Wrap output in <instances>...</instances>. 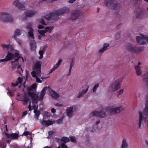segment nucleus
Instances as JSON below:
<instances>
[{
    "label": "nucleus",
    "mask_w": 148,
    "mask_h": 148,
    "mask_svg": "<svg viewBox=\"0 0 148 148\" xmlns=\"http://www.w3.org/2000/svg\"><path fill=\"white\" fill-rule=\"evenodd\" d=\"M139 117L138 128L140 129L141 127L142 121L145 122L146 121V118L148 115V93L147 95L146 107L143 110L142 112H139Z\"/></svg>",
    "instance_id": "nucleus-1"
},
{
    "label": "nucleus",
    "mask_w": 148,
    "mask_h": 148,
    "mask_svg": "<svg viewBox=\"0 0 148 148\" xmlns=\"http://www.w3.org/2000/svg\"><path fill=\"white\" fill-rule=\"evenodd\" d=\"M47 90L50 93L52 97L54 99H56V92L53 90L49 86L44 87L42 90L39 95L40 97L38 98L40 101H42Z\"/></svg>",
    "instance_id": "nucleus-2"
},
{
    "label": "nucleus",
    "mask_w": 148,
    "mask_h": 148,
    "mask_svg": "<svg viewBox=\"0 0 148 148\" xmlns=\"http://www.w3.org/2000/svg\"><path fill=\"white\" fill-rule=\"evenodd\" d=\"M124 109V108L122 106L114 107H109L106 108L105 111L106 112H109L111 114H114L123 111Z\"/></svg>",
    "instance_id": "nucleus-3"
},
{
    "label": "nucleus",
    "mask_w": 148,
    "mask_h": 148,
    "mask_svg": "<svg viewBox=\"0 0 148 148\" xmlns=\"http://www.w3.org/2000/svg\"><path fill=\"white\" fill-rule=\"evenodd\" d=\"M106 108H103L102 110L99 111H94L91 112L89 115L90 117L96 116L101 118H105L107 116V114L105 112Z\"/></svg>",
    "instance_id": "nucleus-4"
},
{
    "label": "nucleus",
    "mask_w": 148,
    "mask_h": 148,
    "mask_svg": "<svg viewBox=\"0 0 148 148\" xmlns=\"http://www.w3.org/2000/svg\"><path fill=\"white\" fill-rule=\"evenodd\" d=\"M106 5L107 7L112 10L117 9L121 6L116 0H108L106 3Z\"/></svg>",
    "instance_id": "nucleus-5"
},
{
    "label": "nucleus",
    "mask_w": 148,
    "mask_h": 148,
    "mask_svg": "<svg viewBox=\"0 0 148 148\" xmlns=\"http://www.w3.org/2000/svg\"><path fill=\"white\" fill-rule=\"evenodd\" d=\"M0 20L3 22H12L13 19L9 13L6 12H2L0 15Z\"/></svg>",
    "instance_id": "nucleus-6"
},
{
    "label": "nucleus",
    "mask_w": 148,
    "mask_h": 148,
    "mask_svg": "<svg viewBox=\"0 0 148 148\" xmlns=\"http://www.w3.org/2000/svg\"><path fill=\"white\" fill-rule=\"evenodd\" d=\"M121 82L120 79H118L115 81L108 88L109 91L112 92L118 90L120 88Z\"/></svg>",
    "instance_id": "nucleus-7"
},
{
    "label": "nucleus",
    "mask_w": 148,
    "mask_h": 148,
    "mask_svg": "<svg viewBox=\"0 0 148 148\" xmlns=\"http://www.w3.org/2000/svg\"><path fill=\"white\" fill-rule=\"evenodd\" d=\"M83 16V13L79 10H75L71 12V15L69 18L70 20H75L78 18H80Z\"/></svg>",
    "instance_id": "nucleus-8"
},
{
    "label": "nucleus",
    "mask_w": 148,
    "mask_h": 148,
    "mask_svg": "<svg viewBox=\"0 0 148 148\" xmlns=\"http://www.w3.org/2000/svg\"><path fill=\"white\" fill-rule=\"evenodd\" d=\"M136 17L141 19H146L148 17V13L145 9H141L137 12Z\"/></svg>",
    "instance_id": "nucleus-9"
},
{
    "label": "nucleus",
    "mask_w": 148,
    "mask_h": 148,
    "mask_svg": "<svg viewBox=\"0 0 148 148\" xmlns=\"http://www.w3.org/2000/svg\"><path fill=\"white\" fill-rule=\"evenodd\" d=\"M19 56H20L19 54L17 52H15L14 54H13L9 51L6 56L7 58L2 59V60L3 61V62H5L12 59L14 60Z\"/></svg>",
    "instance_id": "nucleus-10"
},
{
    "label": "nucleus",
    "mask_w": 148,
    "mask_h": 148,
    "mask_svg": "<svg viewBox=\"0 0 148 148\" xmlns=\"http://www.w3.org/2000/svg\"><path fill=\"white\" fill-rule=\"evenodd\" d=\"M76 109L75 107L73 106L67 107L65 111L66 115L69 118H71L74 115Z\"/></svg>",
    "instance_id": "nucleus-11"
},
{
    "label": "nucleus",
    "mask_w": 148,
    "mask_h": 148,
    "mask_svg": "<svg viewBox=\"0 0 148 148\" xmlns=\"http://www.w3.org/2000/svg\"><path fill=\"white\" fill-rule=\"evenodd\" d=\"M37 12L33 10H28L25 11L21 17L23 20H26L27 17H31L35 15Z\"/></svg>",
    "instance_id": "nucleus-12"
},
{
    "label": "nucleus",
    "mask_w": 148,
    "mask_h": 148,
    "mask_svg": "<svg viewBox=\"0 0 148 148\" xmlns=\"http://www.w3.org/2000/svg\"><path fill=\"white\" fill-rule=\"evenodd\" d=\"M33 69L36 71V75H40L41 74V65L40 62H37L35 63L33 67Z\"/></svg>",
    "instance_id": "nucleus-13"
},
{
    "label": "nucleus",
    "mask_w": 148,
    "mask_h": 148,
    "mask_svg": "<svg viewBox=\"0 0 148 148\" xmlns=\"http://www.w3.org/2000/svg\"><path fill=\"white\" fill-rule=\"evenodd\" d=\"M13 4L19 9L24 10L25 7L24 5L21 3L18 0H16L13 3Z\"/></svg>",
    "instance_id": "nucleus-14"
},
{
    "label": "nucleus",
    "mask_w": 148,
    "mask_h": 148,
    "mask_svg": "<svg viewBox=\"0 0 148 148\" xmlns=\"http://www.w3.org/2000/svg\"><path fill=\"white\" fill-rule=\"evenodd\" d=\"M69 12V10L67 8H63L56 11V19L57 16L63 14L64 13H68Z\"/></svg>",
    "instance_id": "nucleus-15"
},
{
    "label": "nucleus",
    "mask_w": 148,
    "mask_h": 148,
    "mask_svg": "<svg viewBox=\"0 0 148 148\" xmlns=\"http://www.w3.org/2000/svg\"><path fill=\"white\" fill-rule=\"evenodd\" d=\"M45 18L47 20H54L56 19V12L50 13L44 16Z\"/></svg>",
    "instance_id": "nucleus-16"
},
{
    "label": "nucleus",
    "mask_w": 148,
    "mask_h": 148,
    "mask_svg": "<svg viewBox=\"0 0 148 148\" xmlns=\"http://www.w3.org/2000/svg\"><path fill=\"white\" fill-rule=\"evenodd\" d=\"M5 134L7 138H11L13 139H17L19 137L18 134L17 133H12L11 134H9L5 132Z\"/></svg>",
    "instance_id": "nucleus-17"
},
{
    "label": "nucleus",
    "mask_w": 148,
    "mask_h": 148,
    "mask_svg": "<svg viewBox=\"0 0 148 148\" xmlns=\"http://www.w3.org/2000/svg\"><path fill=\"white\" fill-rule=\"evenodd\" d=\"M21 58L22 59L23 61L24 62L23 58L20 56L14 60V61H12L11 62L12 68L13 69H15L16 66L19 64L18 60Z\"/></svg>",
    "instance_id": "nucleus-18"
},
{
    "label": "nucleus",
    "mask_w": 148,
    "mask_h": 148,
    "mask_svg": "<svg viewBox=\"0 0 148 148\" xmlns=\"http://www.w3.org/2000/svg\"><path fill=\"white\" fill-rule=\"evenodd\" d=\"M30 49L31 51H35L36 48V42L34 40H31L30 42Z\"/></svg>",
    "instance_id": "nucleus-19"
},
{
    "label": "nucleus",
    "mask_w": 148,
    "mask_h": 148,
    "mask_svg": "<svg viewBox=\"0 0 148 148\" xmlns=\"http://www.w3.org/2000/svg\"><path fill=\"white\" fill-rule=\"evenodd\" d=\"M136 47H134L130 44L127 45V49L130 52L132 53L136 52Z\"/></svg>",
    "instance_id": "nucleus-20"
},
{
    "label": "nucleus",
    "mask_w": 148,
    "mask_h": 148,
    "mask_svg": "<svg viewBox=\"0 0 148 148\" xmlns=\"http://www.w3.org/2000/svg\"><path fill=\"white\" fill-rule=\"evenodd\" d=\"M134 67L136 75L138 76L140 75L142 73V71L141 70V66L135 65L134 66Z\"/></svg>",
    "instance_id": "nucleus-21"
},
{
    "label": "nucleus",
    "mask_w": 148,
    "mask_h": 148,
    "mask_svg": "<svg viewBox=\"0 0 148 148\" xmlns=\"http://www.w3.org/2000/svg\"><path fill=\"white\" fill-rule=\"evenodd\" d=\"M128 144L127 140L125 138H123L121 142V148H128Z\"/></svg>",
    "instance_id": "nucleus-22"
},
{
    "label": "nucleus",
    "mask_w": 148,
    "mask_h": 148,
    "mask_svg": "<svg viewBox=\"0 0 148 148\" xmlns=\"http://www.w3.org/2000/svg\"><path fill=\"white\" fill-rule=\"evenodd\" d=\"M3 49L4 50H12L13 49V47L10 44L5 45L2 44L1 45Z\"/></svg>",
    "instance_id": "nucleus-23"
},
{
    "label": "nucleus",
    "mask_w": 148,
    "mask_h": 148,
    "mask_svg": "<svg viewBox=\"0 0 148 148\" xmlns=\"http://www.w3.org/2000/svg\"><path fill=\"white\" fill-rule=\"evenodd\" d=\"M143 82L145 83L146 86L148 88V71L144 75H142Z\"/></svg>",
    "instance_id": "nucleus-24"
},
{
    "label": "nucleus",
    "mask_w": 148,
    "mask_h": 148,
    "mask_svg": "<svg viewBox=\"0 0 148 148\" xmlns=\"http://www.w3.org/2000/svg\"><path fill=\"white\" fill-rule=\"evenodd\" d=\"M37 88V86L36 84H34L30 87L27 88L28 92H36V89Z\"/></svg>",
    "instance_id": "nucleus-25"
},
{
    "label": "nucleus",
    "mask_w": 148,
    "mask_h": 148,
    "mask_svg": "<svg viewBox=\"0 0 148 148\" xmlns=\"http://www.w3.org/2000/svg\"><path fill=\"white\" fill-rule=\"evenodd\" d=\"M56 141L57 142H59L60 141H61L63 142V143L65 144L66 143H68L70 141V140L69 138L66 137H63L61 139L56 138Z\"/></svg>",
    "instance_id": "nucleus-26"
},
{
    "label": "nucleus",
    "mask_w": 148,
    "mask_h": 148,
    "mask_svg": "<svg viewBox=\"0 0 148 148\" xmlns=\"http://www.w3.org/2000/svg\"><path fill=\"white\" fill-rule=\"evenodd\" d=\"M23 81V78L21 77H19L17 79V81H16L15 83H12L11 86L12 87L16 86L18 85L19 84H21Z\"/></svg>",
    "instance_id": "nucleus-27"
},
{
    "label": "nucleus",
    "mask_w": 148,
    "mask_h": 148,
    "mask_svg": "<svg viewBox=\"0 0 148 148\" xmlns=\"http://www.w3.org/2000/svg\"><path fill=\"white\" fill-rule=\"evenodd\" d=\"M53 123L52 121L49 120L45 121L43 120L41 122V124L43 125L49 126L52 125Z\"/></svg>",
    "instance_id": "nucleus-28"
},
{
    "label": "nucleus",
    "mask_w": 148,
    "mask_h": 148,
    "mask_svg": "<svg viewBox=\"0 0 148 148\" xmlns=\"http://www.w3.org/2000/svg\"><path fill=\"white\" fill-rule=\"evenodd\" d=\"M21 30L19 29H17L15 31L14 34V35L13 36V37L15 40H16L17 39L16 36H19L20 35H21Z\"/></svg>",
    "instance_id": "nucleus-29"
},
{
    "label": "nucleus",
    "mask_w": 148,
    "mask_h": 148,
    "mask_svg": "<svg viewBox=\"0 0 148 148\" xmlns=\"http://www.w3.org/2000/svg\"><path fill=\"white\" fill-rule=\"evenodd\" d=\"M29 100V97L27 96L25 94L23 99L21 100V101H23V104L26 105L28 103Z\"/></svg>",
    "instance_id": "nucleus-30"
},
{
    "label": "nucleus",
    "mask_w": 148,
    "mask_h": 148,
    "mask_svg": "<svg viewBox=\"0 0 148 148\" xmlns=\"http://www.w3.org/2000/svg\"><path fill=\"white\" fill-rule=\"evenodd\" d=\"M27 94L28 95L32 98V99L36 96V92H28Z\"/></svg>",
    "instance_id": "nucleus-31"
},
{
    "label": "nucleus",
    "mask_w": 148,
    "mask_h": 148,
    "mask_svg": "<svg viewBox=\"0 0 148 148\" xmlns=\"http://www.w3.org/2000/svg\"><path fill=\"white\" fill-rule=\"evenodd\" d=\"M38 95H36V97L32 99V102L33 104H37L38 102Z\"/></svg>",
    "instance_id": "nucleus-32"
},
{
    "label": "nucleus",
    "mask_w": 148,
    "mask_h": 148,
    "mask_svg": "<svg viewBox=\"0 0 148 148\" xmlns=\"http://www.w3.org/2000/svg\"><path fill=\"white\" fill-rule=\"evenodd\" d=\"M83 87H85L86 88V89L83 90L81 92L82 93H83L84 95L85 94L88 90V89L89 87V85H87L86 84L84 85Z\"/></svg>",
    "instance_id": "nucleus-33"
},
{
    "label": "nucleus",
    "mask_w": 148,
    "mask_h": 148,
    "mask_svg": "<svg viewBox=\"0 0 148 148\" xmlns=\"http://www.w3.org/2000/svg\"><path fill=\"white\" fill-rule=\"evenodd\" d=\"M6 146V145L4 140H1L0 141V147L2 148H5Z\"/></svg>",
    "instance_id": "nucleus-34"
},
{
    "label": "nucleus",
    "mask_w": 148,
    "mask_h": 148,
    "mask_svg": "<svg viewBox=\"0 0 148 148\" xmlns=\"http://www.w3.org/2000/svg\"><path fill=\"white\" fill-rule=\"evenodd\" d=\"M33 32L34 30L33 31H30L28 32L29 36L32 39H34V38Z\"/></svg>",
    "instance_id": "nucleus-35"
},
{
    "label": "nucleus",
    "mask_w": 148,
    "mask_h": 148,
    "mask_svg": "<svg viewBox=\"0 0 148 148\" xmlns=\"http://www.w3.org/2000/svg\"><path fill=\"white\" fill-rule=\"evenodd\" d=\"M35 113V116L36 117L37 120L38 119V117L39 115L40 114V112L39 111L37 110L36 111V112H34Z\"/></svg>",
    "instance_id": "nucleus-36"
},
{
    "label": "nucleus",
    "mask_w": 148,
    "mask_h": 148,
    "mask_svg": "<svg viewBox=\"0 0 148 148\" xmlns=\"http://www.w3.org/2000/svg\"><path fill=\"white\" fill-rule=\"evenodd\" d=\"M32 24L31 23H28V25L26 26V28L29 31H33V29L32 27Z\"/></svg>",
    "instance_id": "nucleus-37"
},
{
    "label": "nucleus",
    "mask_w": 148,
    "mask_h": 148,
    "mask_svg": "<svg viewBox=\"0 0 148 148\" xmlns=\"http://www.w3.org/2000/svg\"><path fill=\"white\" fill-rule=\"evenodd\" d=\"M144 47H136V52L142 51H143Z\"/></svg>",
    "instance_id": "nucleus-38"
},
{
    "label": "nucleus",
    "mask_w": 148,
    "mask_h": 148,
    "mask_svg": "<svg viewBox=\"0 0 148 148\" xmlns=\"http://www.w3.org/2000/svg\"><path fill=\"white\" fill-rule=\"evenodd\" d=\"M53 28L51 27H47L45 28V31L46 33L47 32H51V31L52 30Z\"/></svg>",
    "instance_id": "nucleus-39"
},
{
    "label": "nucleus",
    "mask_w": 148,
    "mask_h": 148,
    "mask_svg": "<svg viewBox=\"0 0 148 148\" xmlns=\"http://www.w3.org/2000/svg\"><path fill=\"white\" fill-rule=\"evenodd\" d=\"M64 118V116H63L62 117H61L60 119L56 121L57 123L58 124H61L62 123L63 119Z\"/></svg>",
    "instance_id": "nucleus-40"
},
{
    "label": "nucleus",
    "mask_w": 148,
    "mask_h": 148,
    "mask_svg": "<svg viewBox=\"0 0 148 148\" xmlns=\"http://www.w3.org/2000/svg\"><path fill=\"white\" fill-rule=\"evenodd\" d=\"M38 32L39 33L41 34L40 35L43 37H45V36L46 35L45 34L46 33V32L45 31V30H39Z\"/></svg>",
    "instance_id": "nucleus-41"
},
{
    "label": "nucleus",
    "mask_w": 148,
    "mask_h": 148,
    "mask_svg": "<svg viewBox=\"0 0 148 148\" xmlns=\"http://www.w3.org/2000/svg\"><path fill=\"white\" fill-rule=\"evenodd\" d=\"M121 33L119 32L115 34V38L116 40H118L120 38Z\"/></svg>",
    "instance_id": "nucleus-42"
},
{
    "label": "nucleus",
    "mask_w": 148,
    "mask_h": 148,
    "mask_svg": "<svg viewBox=\"0 0 148 148\" xmlns=\"http://www.w3.org/2000/svg\"><path fill=\"white\" fill-rule=\"evenodd\" d=\"M44 52L42 51L41 50H40L39 51V53L40 54V56L38 57L39 59H42L43 58V55Z\"/></svg>",
    "instance_id": "nucleus-43"
},
{
    "label": "nucleus",
    "mask_w": 148,
    "mask_h": 148,
    "mask_svg": "<svg viewBox=\"0 0 148 148\" xmlns=\"http://www.w3.org/2000/svg\"><path fill=\"white\" fill-rule=\"evenodd\" d=\"M71 141L73 143H75L76 140V138L74 136H70L69 137Z\"/></svg>",
    "instance_id": "nucleus-44"
},
{
    "label": "nucleus",
    "mask_w": 148,
    "mask_h": 148,
    "mask_svg": "<svg viewBox=\"0 0 148 148\" xmlns=\"http://www.w3.org/2000/svg\"><path fill=\"white\" fill-rule=\"evenodd\" d=\"M99 86V84H97L95 85L92 89L93 92H94L96 91L98 87Z\"/></svg>",
    "instance_id": "nucleus-45"
},
{
    "label": "nucleus",
    "mask_w": 148,
    "mask_h": 148,
    "mask_svg": "<svg viewBox=\"0 0 148 148\" xmlns=\"http://www.w3.org/2000/svg\"><path fill=\"white\" fill-rule=\"evenodd\" d=\"M109 46V44L107 43H105L103 45V47L104 49L106 50H107V48Z\"/></svg>",
    "instance_id": "nucleus-46"
},
{
    "label": "nucleus",
    "mask_w": 148,
    "mask_h": 148,
    "mask_svg": "<svg viewBox=\"0 0 148 148\" xmlns=\"http://www.w3.org/2000/svg\"><path fill=\"white\" fill-rule=\"evenodd\" d=\"M38 106L37 105H34L32 106V109H33L34 110V112H36V111L37 110V109L38 108Z\"/></svg>",
    "instance_id": "nucleus-47"
},
{
    "label": "nucleus",
    "mask_w": 148,
    "mask_h": 148,
    "mask_svg": "<svg viewBox=\"0 0 148 148\" xmlns=\"http://www.w3.org/2000/svg\"><path fill=\"white\" fill-rule=\"evenodd\" d=\"M62 61V59H60L59 60L57 63L56 64V69L59 66Z\"/></svg>",
    "instance_id": "nucleus-48"
},
{
    "label": "nucleus",
    "mask_w": 148,
    "mask_h": 148,
    "mask_svg": "<svg viewBox=\"0 0 148 148\" xmlns=\"http://www.w3.org/2000/svg\"><path fill=\"white\" fill-rule=\"evenodd\" d=\"M44 114L45 116H46L47 117H49L51 116V114L50 113L47 111L44 112Z\"/></svg>",
    "instance_id": "nucleus-49"
},
{
    "label": "nucleus",
    "mask_w": 148,
    "mask_h": 148,
    "mask_svg": "<svg viewBox=\"0 0 148 148\" xmlns=\"http://www.w3.org/2000/svg\"><path fill=\"white\" fill-rule=\"evenodd\" d=\"M39 21L40 22L42 25H46V23H45L44 20L42 18L40 19Z\"/></svg>",
    "instance_id": "nucleus-50"
},
{
    "label": "nucleus",
    "mask_w": 148,
    "mask_h": 148,
    "mask_svg": "<svg viewBox=\"0 0 148 148\" xmlns=\"http://www.w3.org/2000/svg\"><path fill=\"white\" fill-rule=\"evenodd\" d=\"M31 74L32 76L34 77H37L36 75V71H33L31 73Z\"/></svg>",
    "instance_id": "nucleus-51"
},
{
    "label": "nucleus",
    "mask_w": 148,
    "mask_h": 148,
    "mask_svg": "<svg viewBox=\"0 0 148 148\" xmlns=\"http://www.w3.org/2000/svg\"><path fill=\"white\" fill-rule=\"evenodd\" d=\"M123 92V89L120 90L118 92V94L117 95V96L118 97L119 95L122 94Z\"/></svg>",
    "instance_id": "nucleus-52"
},
{
    "label": "nucleus",
    "mask_w": 148,
    "mask_h": 148,
    "mask_svg": "<svg viewBox=\"0 0 148 148\" xmlns=\"http://www.w3.org/2000/svg\"><path fill=\"white\" fill-rule=\"evenodd\" d=\"M134 1V3L135 4H139L142 0H133Z\"/></svg>",
    "instance_id": "nucleus-53"
},
{
    "label": "nucleus",
    "mask_w": 148,
    "mask_h": 148,
    "mask_svg": "<svg viewBox=\"0 0 148 148\" xmlns=\"http://www.w3.org/2000/svg\"><path fill=\"white\" fill-rule=\"evenodd\" d=\"M56 69V66H54V67L51 69L49 72V74L52 73L53 71L55 70Z\"/></svg>",
    "instance_id": "nucleus-54"
},
{
    "label": "nucleus",
    "mask_w": 148,
    "mask_h": 148,
    "mask_svg": "<svg viewBox=\"0 0 148 148\" xmlns=\"http://www.w3.org/2000/svg\"><path fill=\"white\" fill-rule=\"evenodd\" d=\"M27 114V111H25L23 112L22 115V117L23 118V117L25 116Z\"/></svg>",
    "instance_id": "nucleus-55"
},
{
    "label": "nucleus",
    "mask_w": 148,
    "mask_h": 148,
    "mask_svg": "<svg viewBox=\"0 0 148 148\" xmlns=\"http://www.w3.org/2000/svg\"><path fill=\"white\" fill-rule=\"evenodd\" d=\"M75 63L74 60L73 59H72L70 63V66L72 67L74 65Z\"/></svg>",
    "instance_id": "nucleus-56"
},
{
    "label": "nucleus",
    "mask_w": 148,
    "mask_h": 148,
    "mask_svg": "<svg viewBox=\"0 0 148 148\" xmlns=\"http://www.w3.org/2000/svg\"><path fill=\"white\" fill-rule=\"evenodd\" d=\"M105 51H106L105 49L102 47L99 50V53H103Z\"/></svg>",
    "instance_id": "nucleus-57"
},
{
    "label": "nucleus",
    "mask_w": 148,
    "mask_h": 148,
    "mask_svg": "<svg viewBox=\"0 0 148 148\" xmlns=\"http://www.w3.org/2000/svg\"><path fill=\"white\" fill-rule=\"evenodd\" d=\"M84 95L83 93H82V92H81L78 93L77 97V98H79L80 97H83Z\"/></svg>",
    "instance_id": "nucleus-58"
},
{
    "label": "nucleus",
    "mask_w": 148,
    "mask_h": 148,
    "mask_svg": "<svg viewBox=\"0 0 148 148\" xmlns=\"http://www.w3.org/2000/svg\"><path fill=\"white\" fill-rule=\"evenodd\" d=\"M84 95L83 93H82V92H81L78 93L77 97V98H79L80 97H83Z\"/></svg>",
    "instance_id": "nucleus-59"
},
{
    "label": "nucleus",
    "mask_w": 148,
    "mask_h": 148,
    "mask_svg": "<svg viewBox=\"0 0 148 148\" xmlns=\"http://www.w3.org/2000/svg\"><path fill=\"white\" fill-rule=\"evenodd\" d=\"M47 45H45L43 47V49L41 50L44 53V52L46 50V49L47 48Z\"/></svg>",
    "instance_id": "nucleus-60"
},
{
    "label": "nucleus",
    "mask_w": 148,
    "mask_h": 148,
    "mask_svg": "<svg viewBox=\"0 0 148 148\" xmlns=\"http://www.w3.org/2000/svg\"><path fill=\"white\" fill-rule=\"evenodd\" d=\"M36 80L37 82L38 83H41L42 81L41 80L40 78H38L37 77H36Z\"/></svg>",
    "instance_id": "nucleus-61"
},
{
    "label": "nucleus",
    "mask_w": 148,
    "mask_h": 148,
    "mask_svg": "<svg viewBox=\"0 0 148 148\" xmlns=\"http://www.w3.org/2000/svg\"><path fill=\"white\" fill-rule=\"evenodd\" d=\"M30 134V133L28 131H26L24 132L23 133V134L27 136L28 135H29Z\"/></svg>",
    "instance_id": "nucleus-62"
},
{
    "label": "nucleus",
    "mask_w": 148,
    "mask_h": 148,
    "mask_svg": "<svg viewBox=\"0 0 148 148\" xmlns=\"http://www.w3.org/2000/svg\"><path fill=\"white\" fill-rule=\"evenodd\" d=\"M63 106L62 103H56V106L58 107H62Z\"/></svg>",
    "instance_id": "nucleus-63"
},
{
    "label": "nucleus",
    "mask_w": 148,
    "mask_h": 148,
    "mask_svg": "<svg viewBox=\"0 0 148 148\" xmlns=\"http://www.w3.org/2000/svg\"><path fill=\"white\" fill-rule=\"evenodd\" d=\"M8 94H9L10 96H13V93L12 92L10 91H9L7 93Z\"/></svg>",
    "instance_id": "nucleus-64"
}]
</instances>
